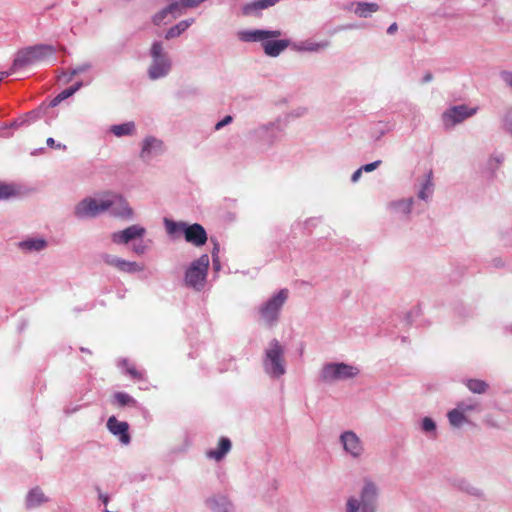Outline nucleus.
Listing matches in <instances>:
<instances>
[{
    "mask_svg": "<svg viewBox=\"0 0 512 512\" xmlns=\"http://www.w3.org/2000/svg\"><path fill=\"white\" fill-rule=\"evenodd\" d=\"M12 73H13V72H11V70H10L9 72H6V73H4V72H0V81H1L5 76L10 75V74H12Z\"/></svg>",
    "mask_w": 512,
    "mask_h": 512,
    "instance_id": "obj_58",
    "label": "nucleus"
},
{
    "mask_svg": "<svg viewBox=\"0 0 512 512\" xmlns=\"http://www.w3.org/2000/svg\"><path fill=\"white\" fill-rule=\"evenodd\" d=\"M282 35L280 30L245 29L237 33L242 42H260L264 53L269 57H278L285 49L291 48V41L288 39H277Z\"/></svg>",
    "mask_w": 512,
    "mask_h": 512,
    "instance_id": "obj_2",
    "label": "nucleus"
},
{
    "mask_svg": "<svg viewBox=\"0 0 512 512\" xmlns=\"http://www.w3.org/2000/svg\"><path fill=\"white\" fill-rule=\"evenodd\" d=\"M468 389L475 394H483L487 391L489 385L480 379H469L466 382Z\"/></svg>",
    "mask_w": 512,
    "mask_h": 512,
    "instance_id": "obj_35",
    "label": "nucleus"
},
{
    "mask_svg": "<svg viewBox=\"0 0 512 512\" xmlns=\"http://www.w3.org/2000/svg\"><path fill=\"white\" fill-rule=\"evenodd\" d=\"M360 370L357 366L344 362H329L322 366L319 378L325 384H335L340 381L351 380L358 376Z\"/></svg>",
    "mask_w": 512,
    "mask_h": 512,
    "instance_id": "obj_6",
    "label": "nucleus"
},
{
    "mask_svg": "<svg viewBox=\"0 0 512 512\" xmlns=\"http://www.w3.org/2000/svg\"><path fill=\"white\" fill-rule=\"evenodd\" d=\"M478 111V107H469L467 105H456L447 109L442 114V122L445 128L450 129L464 120L472 117Z\"/></svg>",
    "mask_w": 512,
    "mask_h": 512,
    "instance_id": "obj_12",
    "label": "nucleus"
},
{
    "mask_svg": "<svg viewBox=\"0 0 512 512\" xmlns=\"http://www.w3.org/2000/svg\"><path fill=\"white\" fill-rule=\"evenodd\" d=\"M83 83L82 82H77L75 83L73 86L67 88V89H64L63 91H61L50 103V105L52 107H55L57 106L59 103H61L63 100L71 97L74 93H76L81 87H82Z\"/></svg>",
    "mask_w": 512,
    "mask_h": 512,
    "instance_id": "obj_33",
    "label": "nucleus"
},
{
    "mask_svg": "<svg viewBox=\"0 0 512 512\" xmlns=\"http://www.w3.org/2000/svg\"><path fill=\"white\" fill-rule=\"evenodd\" d=\"M177 4L178 10L182 14L185 9L195 8L206 0H173Z\"/></svg>",
    "mask_w": 512,
    "mask_h": 512,
    "instance_id": "obj_36",
    "label": "nucleus"
},
{
    "mask_svg": "<svg viewBox=\"0 0 512 512\" xmlns=\"http://www.w3.org/2000/svg\"><path fill=\"white\" fill-rule=\"evenodd\" d=\"M48 243L43 237H27L18 242V249L25 254L36 253L46 249Z\"/></svg>",
    "mask_w": 512,
    "mask_h": 512,
    "instance_id": "obj_20",
    "label": "nucleus"
},
{
    "mask_svg": "<svg viewBox=\"0 0 512 512\" xmlns=\"http://www.w3.org/2000/svg\"><path fill=\"white\" fill-rule=\"evenodd\" d=\"M115 400L120 406H127L134 404V399L127 393L124 392H118L115 394Z\"/></svg>",
    "mask_w": 512,
    "mask_h": 512,
    "instance_id": "obj_39",
    "label": "nucleus"
},
{
    "mask_svg": "<svg viewBox=\"0 0 512 512\" xmlns=\"http://www.w3.org/2000/svg\"><path fill=\"white\" fill-rule=\"evenodd\" d=\"M434 186L432 171H429L418 179V199L428 202L433 196Z\"/></svg>",
    "mask_w": 512,
    "mask_h": 512,
    "instance_id": "obj_21",
    "label": "nucleus"
},
{
    "mask_svg": "<svg viewBox=\"0 0 512 512\" xmlns=\"http://www.w3.org/2000/svg\"><path fill=\"white\" fill-rule=\"evenodd\" d=\"M213 251H215V255L218 256L219 247L215 245Z\"/></svg>",
    "mask_w": 512,
    "mask_h": 512,
    "instance_id": "obj_59",
    "label": "nucleus"
},
{
    "mask_svg": "<svg viewBox=\"0 0 512 512\" xmlns=\"http://www.w3.org/2000/svg\"><path fill=\"white\" fill-rule=\"evenodd\" d=\"M289 297V290L286 288L280 289L278 292L271 295L264 301L258 308V313L262 322L268 326H275L279 319L283 306Z\"/></svg>",
    "mask_w": 512,
    "mask_h": 512,
    "instance_id": "obj_5",
    "label": "nucleus"
},
{
    "mask_svg": "<svg viewBox=\"0 0 512 512\" xmlns=\"http://www.w3.org/2000/svg\"><path fill=\"white\" fill-rule=\"evenodd\" d=\"M505 129L512 134V108L508 109L503 119Z\"/></svg>",
    "mask_w": 512,
    "mask_h": 512,
    "instance_id": "obj_43",
    "label": "nucleus"
},
{
    "mask_svg": "<svg viewBox=\"0 0 512 512\" xmlns=\"http://www.w3.org/2000/svg\"><path fill=\"white\" fill-rule=\"evenodd\" d=\"M419 429L430 440L438 438L437 423L431 417L425 416L418 423Z\"/></svg>",
    "mask_w": 512,
    "mask_h": 512,
    "instance_id": "obj_28",
    "label": "nucleus"
},
{
    "mask_svg": "<svg viewBox=\"0 0 512 512\" xmlns=\"http://www.w3.org/2000/svg\"><path fill=\"white\" fill-rule=\"evenodd\" d=\"M285 349L277 339H272L264 350L262 360L264 372L271 378H280L286 373Z\"/></svg>",
    "mask_w": 512,
    "mask_h": 512,
    "instance_id": "obj_3",
    "label": "nucleus"
},
{
    "mask_svg": "<svg viewBox=\"0 0 512 512\" xmlns=\"http://www.w3.org/2000/svg\"><path fill=\"white\" fill-rule=\"evenodd\" d=\"M308 113V109L306 107H298L291 111L290 116L291 117H302Z\"/></svg>",
    "mask_w": 512,
    "mask_h": 512,
    "instance_id": "obj_47",
    "label": "nucleus"
},
{
    "mask_svg": "<svg viewBox=\"0 0 512 512\" xmlns=\"http://www.w3.org/2000/svg\"><path fill=\"white\" fill-rule=\"evenodd\" d=\"M206 506L212 512H233L234 507L226 495L217 494L206 499Z\"/></svg>",
    "mask_w": 512,
    "mask_h": 512,
    "instance_id": "obj_22",
    "label": "nucleus"
},
{
    "mask_svg": "<svg viewBox=\"0 0 512 512\" xmlns=\"http://www.w3.org/2000/svg\"><path fill=\"white\" fill-rule=\"evenodd\" d=\"M27 122H28V120L26 118L15 120V121L11 122L8 125V127L9 128H13V129H17V128L21 127L22 125H24ZM5 128H7V126H5Z\"/></svg>",
    "mask_w": 512,
    "mask_h": 512,
    "instance_id": "obj_50",
    "label": "nucleus"
},
{
    "mask_svg": "<svg viewBox=\"0 0 512 512\" xmlns=\"http://www.w3.org/2000/svg\"><path fill=\"white\" fill-rule=\"evenodd\" d=\"M146 234L145 227L139 224H133L127 228L113 232L110 236L111 241L117 245H127L132 241L142 239Z\"/></svg>",
    "mask_w": 512,
    "mask_h": 512,
    "instance_id": "obj_16",
    "label": "nucleus"
},
{
    "mask_svg": "<svg viewBox=\"0 0 512 512\" xmlns=\"http://www.w3.org/2000/svg\"><path fill=\"white\" fill-rule=\"evenodd\" d=\"M232 444L230 439L226 437H222L219 440L218 447L215 449H210L206 452V456L209 459H213L215 461L222 460L228 452L231 450Z\"/></svg>",
    "mask_w": 512,
    "mask_h": 512,
    "instance_id": "obj_27",
    "label": "nucleus"
},
{
    "mask_svg": "<svg viewBox=\"0 0 512 512\" xmlns=\"http://www.w3.org/2000/svg\"><path fill=\"white\" fill-rule=\"evenodd\" d=\"M140 241H135L132 245V251L137 255H143L148 250V245L144 244L142 239Z\"/></svg>",
    "mask_w": 512,
    "mask_h": 512,
    "instance_id": "obj_42",
    "label": "nucleus"
},
{
    "mask_svg": "<svg viewBox=\"0 0 512 512\" xmlns=\"http://www.w3.org/2000/svg\"><path fill=\"white\" fill-rule=\"evenodd\" d=\"M500 77L504 84L512 89V71H502Z\"/></svg>",
    "mask_w": 512,
    "mask_h": 512,
    "instance_id": "obj_44",
    "label": "nucleus"
},
{
    "mask_svg": "<svg viewBox=\"0 0 512 512\" xmlns=\"http://www.w3.org/2000/svg\"><path fill=\"white\" fill-rule=\"evenodd\" d=\"M233 121V117L231 115L225 116L221 121L215 124V130H220L226 125L230 124Z\"/></svg>",
    "mask_w": 512,
    "mask_h": 512,
    "instance_id": "obj_46",
    "label": "nucleus"
},
{
    "mask_svg": "<svg viewBox=\"0 0 512 512\" xmlns=\"http://www.w3.org/2000/svg\"><path fill=\"white\" fill-rule=\"evenodd\" d=\"M381 163H382L381 160H376L372 163L365 164V165L361 166L360 168L362 169V172H372V171L376 170L381 165Z\"/></svg>",
    "mask_w": 512,
    "mask_h": 512,
    "instance_id": "obj_45",
    "label": "nucleus"
},
{
    "mask_svg": "<svg viewBox=\"0 0 512 512\" xmlns=\"http://www.w3.org/2000/svg\"><path fill=\"white\" fill-rule=\"evenodd\" d=\"M166 150L165 144L162 139L155 136H146L141 142L140 158L149 162L153 158L162 155Z\"/></svg>",
    "mask_w": 512,
    "mask_h": 512,
    "instance_id": "obj_14",
    "label": "nucleus"
},
{
    "mask_svg": "<svg viewBox=\"0 0 512 512\" xmlns=\"http://www.w3.org/2000/svg\"><path fill=\"white\" fill-rule=\"evenodd\" d=\"M213 268L215 271H219L221 268L219 257L215 255V251H212Z\"/></svg>",
    "mask_w": 512,
    "mask_h": 512,
    "instance_id": "obj_52",
    "label": "nucleus"
},
{
    "mask_svg": "<svg viewBox=\"0 0 512 512\" xmlns=\"http://www.w3.org/2000/svg\"><path fill=\"white\" fill-rule=\"evenodd\" d=\"M195 19L194 18H189V19H185V20H182L180 21L179 23H177L176 25L172 26L165 34V38L166 39H172V38H175V37H178L179 35H181L184 31H186L193 23H194Z\"/></svg>",
    "mask_w": 512,
    "mask_h": 512,
    "instance_id": "obj_31",
    "label": "nucleus"
},
{
    "mask_svg": "<svg viewBox=\"0 0 512 512\" xmlns=\"http://www.w3.org/2000/svg\"><path fill=\"white\" fill-rule=\"evenodd\" d=\"M432 78H433L432 74L428 72L423 76L422 82L428 83L432 80Z\"/></svg>",
    "mask_w": 512,
    "mask_h": 512,
    "instance_id": "obj_57",
    "label": "nucleus"
},
{
    "mask_svg": "<svg viewBox=\"0 0 512 512\" xmlns=\"http://www.w3.org/2000/svg\"><path fill=\"white\" fill-rule=\"evenodd\" d=\"M397 29H398L397 24H396V23H392V24L388 27V29H387V33H388V34H390V35H392V34H394V33L397 31Z\"/></svg>",
    "mask_w": 512,
    "mask_h": 512,
    "instance_id": "obj_56",
    "label": "nucleus"
},
{
    "mask_svg": "<svg viewBox=\"0 0 512 512\" xmlns=\"http://www.w3.org/2000/svg\"><path fill=\"white\" fill-rule=\"evenodd\" d=\"M48 501L42 490L38 487L31 489L26 496V506L35 508Z\"/></svg>",
    "mask_w": 512,
    "mask_h": 512,
    "instance_id": "obj_30",
    "label": "nucleus"
},
{
    "mask_svg": "<svg viewBox=\"0 0 512 512\" xmlns=\"http://www.w3.org/2000/svg\"><path fill=\"white\" fill-rule=\"evenodd\" d=\"M183 234L185 240L196 247L204 245L207 241V233L204 227L198 223L191 225L186 223Z\"/></svg>",
    "mask_w": 512,
    "mask_h": 512,
    "instance_id": "obj_17",
    "label": "nucleus"
},
{
    "mask_svg": "<svg viewBox=\"0 0 512 512\" xmlns=\"http://www.w3.org/2000/svg\"><path fill=\"white\" fill-rule=\"evenodd\" d=\"M503 160L504 156L502 154L492 155L487 161V166L494 171L502 164Z\"/></svg>",
    "mask_w": 512,
    "mask_h": 512,
    "instance_id": "obj_40",
    "label": "nucleus"
},
{
    "mask_svg": "<svg viewBox=\"0 0 512 512\" xmlns=\"http://www.w3.org/2000/svg\"><path fill=\"white\" fill-rule=\"evenodd\" d=\"M97 491L99 499L103 502V504L107 505V503L109 502V496L107 494L102 493L99 488H97Z\"/></svg>",
    "mask_w": 512,
    "mask_h": 512,
    "instance_id": "obj_55",
    "label": "nucleus"
},
{
    "mask_svg": "<svg viewBox=\"0 0 512 512\" xmlns=\"http://www.w3.org/2000/svg\"><path fill=\"white\" fill-rule=\"evenodd\" d=\"M165 225H166L167 232L169 234H174L178 231L183 233L186 223L185 222H174V221L166 219Z\"/></svg>",
    "mask_w": 512,
    "mask_h": 512,
    "instance_id": "obj_37",
    "label": "nucleus"
},
{
    "mask_svg": "<svg viewBox=\"0 0 512 512\" xmlns=\"http://www.w3.org/2000/svg\"><path fill=\"white\" fill-rule=\"evenodd\" d=\"M280 0H254L242 7L245 16L257 15L259 11L274 6Z\"/></svg>",
    "mask_w": 512,
    "mask_h": 512,
    "instance_id": "obj_26",
    "label": "nucleus"
},
{
    "mask_svg": "<svg viewBox=\"0 0 512 512\" xmlns=\"http://www.w3.org/2000/svg\"><path fill=\"white\" fill-rule=\"evenodd\" d=\"M126 372L135 379H140L142 377V374L138 372L134 367H128Z\"/></svg>",
    "mask_w": 512,
    "mask_h": 512,
    "instance_id": "obj_51",
    "label": "nucleus"
},
{
    "mask_svg": "<svg viewBox=\"0 0 512 512\" xmlns=\"http://www.w3.org/2000/svg\"><path fill=\"white\" fill-rule=\"evenodd\" d=\"M101 259L106 265L113 267L122 273L134 274L144 270V266L142 264L135 261L125 260L116 255L104 253L101 255Z\"/></svg>",
    "mask_w": 512,
    "mask_h": 512,
    "instance_id": "obj_15",
    "label": "nucleus"
},
{
    "mask_svg": "<svg viewBox=\"0 0 512 512\" xmlns=\"http://www.w3.org/2000/svg\"><path fill=\"white\" fill-rule=\"evenodd\" d=\"M56 50L52 45L39 44L20 50L17 52L11 72H17L28 66L43 62L48 58L54 56Z\"/></svg>",
    "mask_w": 512,
    "mask_h": 512,
    "instance_id": "obj_4",
    "label": "nucleus"
},
{
    "mask_svg": "<svg viewBox=\"0 0 512 512\" xmlns=\"http://www.w3.org/2000/svg\"><path fill=\"white\" fill-rule=\"evenodd\" d=\"M447 418L449 424L454 428H460L469 422L467 416L456 407L447 413Z\"/></svg>",
    "mask_w": 512,
    "mask_h": 512,
    "instance_id": "obj_32",
    "label": "nucleus"
},
{
    "mask_svg": "<svg viewBox=\"0 0 512 512\" xmlns=\"http://www.w3.org/2000/svg\"><path fill=\"white\" fill-rule=\"evenodd\" d=\"M361 175H362V169H361V168H358V169H357V170L352 174V176H351V181H352L353 183L357 182V181L360 179Z\"/></svg>",
    "mask_w": 512,
    "mask_h": 512,
    "instance_id": "obj_54",
    "label": "nucleus"
},
{
    "mask_svg": "<svg viewBox=\"0 0 512 512\" xmlns=\"http://www.w3.org/2000/svg\"><path fill=\"white\" fill-rule=\"evenodd\" d=\"M180 15L182 14L180 13V10H178L177 4L171 0L167 7L154 15L153 22L155 25H160L179 17Z\"/></svg>",
    "mask_w": 512,
    "mask_h": 512,
    "instance_id": "obj_24",
    "label": "nucleus"
},
{
    "mask_svg": "<svg viewBox=\"0 0 512 512\" xmlns=\"http://www.w3.org/2000/svg\"><path fill=\"white\" fill-rule=\"evenodd\" d=\"M283 131V125L279 120L260 125L250 132L251 137L264 145L273 144Z\"/></svg>",
    "mask_w": 512,
    "mask_h": 512,
    "instance_id": "obj_13",
    "label": "nucleus"
},
{
    "mask_svg": "<svg viewBox=\"0 0 512 512\" xmlns=\"http://www.w3.org/2000/svg\"><path fill=\"white\" fill-rule=\"evenodd\" d=\"M346 10H353L355 15L360 18H368L373 13L377 12L380 7L377 3L374 2H353L350 5L345 7Z\"/></svg>",
    "mask_w": 512,
    "mask_h": 512,
    "instance_id": "obj_23",
    "label": "nucleus"
},
{
    "mask_svg": "<svg viewBox=\"0 0 512 512\" xmlns=\"http://www.w3.org/2000/svg\"><path fill=\"white\" fill-rule=\"evenodd\" d=\"M104 200L102 203L106 212L111 215L124 219H132L134 216L133 209L128 202L119 194L113 192H104Z\"/></svg>",
    "mask_w": 512,
    "mask_h": 512,
    "instance_id": "obj_11",
    "label": "nucleus"
},
{
    "mask_svg": "<svg viewBox=\"0 0 512 512\" xmlns=\"http://www.w3.org/2000/svg\"><path fill=\"white\" fill-rule=\"evenodd\" d=\"M104 202V193L94 197H85L75 205L73 214L79 220L96 218L106 212L102 204Z\"/></svg>",
    "mask_w": 512,
    "mask_h": 512,
    "instance_id": "obj_10",
    "label": "nucleus"
},
{
    "mask_svg": "<svg viewBox=\"0 0 512 512\" xmlns=\"http://www.w3.org/2000/svg\"><path fill=\"white\" fill-rule=\"evenodd\" d=\"M108 430L119 438V441L128 445L131 441L130 435L128 433L129 425L127 422L118 421L115 416L109 417L107 421Z\"/></svg>",
    "mask_w": 512,
    "mask_h": 512,
    "instance_id": "obj_19",
    "label": "nucleus"
},
{
    "mask_svg": "<svg viewBox=\"0 0 512 512\" xmlns=\"http://www.w3.org/2000/svg\"><path fill=\"white\" fill-rule=\"evenodd\" d=\"M46 144H47V146H49L50 148L63 149V150H65V149H66V145L61 144V143H56V142H55V140H54L52 137H49V138L46 140Z\"/></svg>",
    "mask_w": 512,
    "mask_h": 512,
    "instance_id": "obj_48",
    "label": "nucleus"
},
{
    "mask_svg": "<svg viewBox=\"0 0 512 512\" xmlns=\"http://www.w3.org/2000/svg\"><path fill=\"white\" fill-rule=\"evenodd\" d=\"M463 489H465V491L471 495H475V496L481 495V491L478 488L471 486L470 484H466V486L463 487Z\"/></svg>",
    "mask_w": 512,
    "mask_h": 512,
    "instance_id": "obj_49",
    "label": "nucleus"
},
{
    "mask_svg": "<svg viewBox=\"0 0 512 512\" xmlns=\"http://www.w3.org/2000/svg\"><path fill=\"white\" fill-rule=\"evenodd\" d=\"M210 259L207 254L193 261L185 272V283L188 287L201 291L206 283Z\"/></svg>",
    "mask_w": 512,
    "mask_h": 512,
    "instance_id": "obj_8",
    "label": "nucleus"
},
{
    "mask_svg": "<svg viewBox=\"0 0 512 512\" xmlns=\"http://www.w3.org/2000/svg\"><path fill=\"white\" fill-rule=\"evenodd\" d=\"M381 489L370 476L362 479L359 491L350 495L345 502V512H377Z\"/></svg>",
    "mask_w": 512,
    "mask_h": 512,
    "instance_id": "obj_1",
    "label": "nucleus"
},
{
    "mask_svg": "<svg viewBox=\"0 0 512 512\" xmlns=\"http://www.w3.org/2000/svg\"><path fill=\"white\" fill-rule=\"evenodd\" d=\"M343 453L353 460H360L366 452L365 443L354 430H344L338 437Z\"/></svg>",
    "mask_w": 512,
    "mask_h": 512,
    "instance_id": "obj_9",
    "label": "nucleus"
},
{
    "mask_svg": "<svg viewBox=\"0 0 512 512\" xmlns=\"http://www.w3.org/2000/svg\"><path fill=\"white\" fill-rule=\"evenodd\" d=\"M151 63L147 73L151 80H158L166 77L172 68V61L165 51L162 42H153L150 48Z\"/></svg>",
    "mask_w": 512,
    "mask_h": 512,
    "instance_id": "obj_7",
    "label": "nucleus"
},
{
    "mask_svg": "<svg viewBox=\"0 0 512 512\" xmlns=\"http://www.w3.org/2000/svg\"><path fill=\"white\" fill-rule=\"evenodd\" d=\"M15 189L13 186L0 183V199H7L13 195H15Z\"/></svg>",
    "mask_w": 512,
    "mask_h": 512,
    "instance_id": "obj_41",
    "label": "nucleus"
},
{
    "mask_svg": "<svg viewBox=\"0 0 512 512\" xmlns=\"http://www.w3.org/2000/svg\"><path fill=\"white\" fill-rule=\"evenodd\" d=\"M456 408H458L465 415L473 411H481L480 403L471 398L458 402Z\"/></svg>",
    "mask_w": 512,
    "mask_h": 512,
    "instance_id": "obj_34",
    "label": "nucleus"
},
{
    "mask_svg": "<svg viewBox=\"0 0 512 512\" xmlns=\"http://www.w3.org/2000/svg\"><path fill=\"white\" fill-rule=\"evenodd\" d=\"M91 67H92V65L90 63L86 62V63H83V64L78 65L77 67L71 69L69 72V75L67 76L66 82L71 81V79L74 76L88 71Z\"/></svg>",
    "mask_w": 512,
    "mask_h": 512,
    "instance_id": "obj_38",
    "label": "nucleus"
},
{
    "mask_svg": "<svg viewBox=\"0 0 512 512\" xmlns=\"http://www.w3.org/2000/svg\"><path fill=\"white\" fill-rule=\"evenodd\" d=\"M329 43L327 41L324 42H314L311 40H304L299 42H291V49L295 52H319L325 48H327Z\"/></svg>",
    "mask_w": 512,
    "mask_h": 512,
    "instance_id": "obj_25",
    "label": "nucleus"
},
{
    "mask_svg": "<svg viewBox=\"0 0 512 512\" xmlns=\"http://www.w3.org/2000/svg\"><path fill=\"white\" fill-rule=\"evenodd\" d=\"M123 364H124V365H127V364H128V363H127V360H123Z\"/></svg>",
    "mask_w": 512,
    "mask_h": 512,
    "instance_id": "obj_61",
    "label": "nucleus"
},
{
    "mask_svg": "<svg viewBox=\"0 0 512 512\" xmlns=\"http://www.w3.org/2000/svg\"><path fill=\"white\" fill-rule=\"evenodd\" d=\"M79 409H80V406H79V405H75V406H71V405H69V406H66V407L64 408V413H65L66 415H71V414H73V413L77 412Z\"/></svg>",
    "mask_w": 512,
    "mask_h": 512,
    "instance_id": "obj_53",
    "label": "nucleus"
},
{
    "mask_svg": "<svg viewBox=\"0 0 512 512\" xmlns=\"http://www.w3.org/2000/svg\"><path fill=\"white\" fill-rule=\"evenodd\" d=\"M353 27H354L353 25H347V26H345L344 28H345V29H352Z\"/></svg>",
    "mask_w": 512,
    "mask_h": 512,
    "instance_id": "obj_60",
    "label": "nucleus"
},
{
    "mask_svg": "<svg viewBox=\"0 0 512 512\" xmlns=\"http://www.w3.org/2000/svg\"><path fill=\"white\" fill-rule=\"evenodd\" d=\"M109 130L114 136L118 138L124 136H133L136 133V124L134 121H127L125 123L112 125Z\"/></svg>",
    "mask_w": 512,
    "mask_h": 512,
    "instance_id": "obj_29",
    "label": "nucleus"
},
{
    "mask_svg": "<svg viewBox=\"0 0 512 512\" xmlns=\"http://www.w3.org/2000/svg\"><path fill=\"white\" fill-rule=\"evenodd\" d=\"M414 199L412 197L391 201L388 204L390 212L400 218L408 220L412 212Z\"/></svg>",
    "mask_w": 512,
    "mask_h": 512,
    "instance_id": "obj_18",
    "label": "nucleus"
}]
</instances>
